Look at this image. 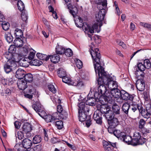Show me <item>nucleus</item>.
<instances>
[{"label": "nucleus", "mask_w": 151, "mask_h": 151, "mask_svg": "<svg viewBox=\"0 0 151 151\" xmlns=\"http://www.w3.org/2000/svg\"><path fill=\"white\" fill-rule=\"evenodd\" d=\"M2 27L4 30H7L9 29V24L8 22H3L2 23Z\"/></svg>", "instance_id": "nucleus-47"}, {"label": "nucleus", "mask_w": 151, "mask_h": 151, "mask_svg": "<svg viewBox=\"0 0 151 151\" xmlns=\"http://www.w3.org/2000/svg\"><path fill=\"white\" fill-rule=\"evenodd\" d=\"M116 42L119 45L122 46L123 48H126V46L123 42H122L120 40H117Z\"/></svg>", "instance_id": "nucleus-63"}, {"label": "nucleus", "mask_w": 151, "mask_h": 151, "mask_svg": "<svg viewBox=\"0 0 151 151\" xmlns=\"http://www.w3.org/2000/svg\"><path fill=\"white\" fill-rule=\"evenodd\" d=\"M75 62L76 66L78 68L80 69L82 68L83 63L79 59H76Z\"/></svg>", "instance_id": "nucleus-53"}, {"label": "nucleus", "mask_w": 151, "mask_h": 151, "mask_svg": "<svg viewBox=\"0 0 151 151\" xmlns=\"http://www.w3.org/2000/svg\"><path fill=\"white\" fill-rule=\"evenodd\" d=\"M141 129H142V131L143 133V134H142V136H141V134H140L142 137H142L146 138L147 139V138L145 136V134H146V133H149L150 130H148V129H146V128H144V127H143V128H142ZM147 141V140H146V141Z\"/></svg>", "instance_id": "nucleus-52"}, {"label": "nucleus", "mask_w": 151, "mask_h": 151, "mask_svg": "<svg viewBox=\"0 0 151 151\" xmlns=\"http://www.w3.org/2000/svg\"><path fill=\"white\" fill-rule=\"evenodd\" d=\"M115 128L109 125V127L108 128V131L109 132L110 134H113L115 130Z\"/></svg>", "instance_id": "nucleus-61"}, {"label": "nucleus", "mask_w": 151, "mask_h": 151, "mask_svg": "<svg viewBox=\"0 0 151 151\" xmlns=\"http://www.w3.org/2000/svg\"><path fill=\"white\" fill-rule=\"evenodd\" d=\"M90 53L93 59V62L96 73H98L99 77H102L105 81V84L108 86L110 91L116 89L118 87L117 82L112 80L111 77L106 74L104 68L101 65L100 59L101 56L99 49L95 48L92 50Z\"/></svg>", "instance_id": "nucleus-1"}, {"label": "nucleus", "mask_w": 151, "mask_h": 151, "mask_svg": "<svg viewBox=\"0 0 151 151\" xmlns=\"http://www.w3.org/2000/svg\"><path fill=\"white\" fill-rule=\"evenodd\" d=\"M4 56L6 58L8 59L7 61L10 60L15 62L16 60L15 55L11 54L9 52H6L4 54Z\"/></svg>", "instance_id": "nucleus-22"}, {"label": "nucleus", "mask_w": 151, "mask_h": 151, "mask_svg": "<svg viewBox=\"0 0 151 151\" xmlns=\"http://www.w3.org/2000/svg\"><path fill=\"white\" fill-rule=\"evenodd\" d=\"M16 51V48L15 46L13 45H11L10 46L8 49V52L12 54L15 55L16 54H15Z\"/></svg>", "instance_id": "nucleus-41"}, {"label": "nucleus", "mask_w": 151, "mask_h": 151, "mask_svg": "<svg viewBox=\"0 0 151 151\" xmlns=\"http://www.w3.org/2000/svg\"><path fill=\"white\" fill-rule=\"evenodd\" d=\"M143 64L145 68L149 69L151 66V62L148 59L145 60L144 61Z\"/></svg>", "instance_id": "nucleus-50"}, {"label": "nucleus", "mask_w": 151, "mask_h": 151, "mask_svg": "<svg viewBox=\"0 0 151 151\" xmlns=\"http://www.w3.org/2000/svg\"><path fill=\"white\" fill-rule=\"evenodd\" d=\"M30 50L29 46L25 45L22 48V51L21 53L22 55L24 56H26L28 52Z\"/></svg>", "instance_id": "nucleus-30"}, {"label": "nucleus", "mask_w": 151, "mask_h": 151, "mask_svg": "<svg viewBox=\"0 0 151 151\" xmlns=\"http://www.w3.org/2000/svg\"><path fill=\"white\" fill-rule=\"evenodd\" d=\"M58 116L57 117V119H66L68 117V114L67 112L65 110L63 111L60 114H58Z\"/></svg>", "instance_id": "nucleus-28"}, {"label": "nucleus", "mask_w": 151, "mask_h": 151, "mask_svg": "<svg viewBox=\"0 0 151 151\" xmlns=\"http://www.w3.org/2000/svg\"><path fill=\"white\" fill-rule=\"evenodd\" d=\"M42 63V62L38 59H35L32 61V64L35 66H40Z\"/></svg>", "instance_id": "nucleus-49"}, {"label": "nucleus", "mask_w": 151, "mask_h": 151, "mask_svg": "<svg viewBox=\"0 0 151 151\" xmlns=\"http://www.w3.org/2000/svg\"><path fill=\"white\" fill-rule=\"evenodd\" d=\"M57 111L58 112V114H60V113H61L65 110H63V107L61 105H59L57 106Z\"/></svg>", "instance_id": "nucleus-60"}, {"label": "nucleus", "mask_w": 151, "mask_h": 151, "mask_svg": "<svg viewBox=\"0 0 151 151\" xmlns=\"http://www.w3.org/2000/svg\"><path fill=\"white\" fill-rule=\"evenodd\" d=\"M105 11L106 10L105 9H102L99 11L98 13L96 15V18L97 22H99L100 28L102 25L101 21L104 19L105 15Z\"/></svg>", "instance_id": "nucleus-7"}, {"label": "nucleus", "mask_w": 151, "mask_h": 151, "mask_svg": "<svg viewBox=\"0 0 151 151\" xmlns=\"http://www.w3.org/2000/svg\"><path fill=\"white\" fill-rule=\"evenodd\" d=\"M147 112L143 117L145 118L148 119L151 117V105L149 104L147 107Z\"/></svg>", "instance_id": "nucleus-35"}, {"label": "nucleus", "mask_w": 151, "mask_h": 151, "mask_svg": "<svg viewBox=\"0 0 151 151\" xmlns=\"http://www.w3.org/2000/svg\"><path fill=\"white\" fill-rule=\"evenodd\" d=\"M113 134L117 137L121 139L124 135V133L121 132L120 130H115Z\"/></svg>", "instance_id": "nucleus-36"}, {"label": "nucleus", "mask_w": 151, "mask_h": 151, "mask_svg": "<svg viewBox=\"0 0 151 151\" xmlns=\"http://www.w3.org/2000/svg\"><path fill=\"white\" fill-rule=\"evenodd\" d=\"M136 86L139 91H143L145 89V83L144 80L141 79H138L136 82Z\"/></svg>", "instance_id": "nucleus-14"}, {"label": "nucleus", "mask_w": 151, "mask_h": 151, "mask_svg": "<svg viewBox=\"0 0 151 151\" xmlns=\"http://www.w3.org/2000/svg\"><path fill=\"white\" fill-rule=\"evenodd\" d=\"M75 24L76 26L78 27H82L86 31L89 28L88 27V24L86 23H83L81 18L78 16H76L74 18Z\"/></svg>", "instance_id": "nucleus-6"}, {"label": "nucleus", "mask_w": 151, "mask_h": 151, "mask_svg": "<svg viewBox=\"0 0 151 151\" xmlns=\"http://www.w3.org/2000/svg\"><path fill=\"white\" fill-rule=\"evenodd\" d=\"M102 77H99L98 80V83L99 86L98 88V92L95 93L94 96L95 99H97L99 100L102 96L104 97H109L110 95H109V91L107 90L106 86H105V81L103 80Z\"/></svg>", "instance_id": "nucleus-3"}, {"label": "nucleus", "mask_w": 151, "mask_h": 151, "mask_svg": "<svg viewBox=\"0 0 151 151\" xmlns=\"http://www.w3.org/2000/svg\"><path fill=\"white\" fill-rule=\"evenodd\" d=\"M32 108L38 113L39 115L42 118L45 119L47 122H54L57 119V117L51 115H46V113L44 111V109L42 106L40 104H34L32 106Z\"/></svg>", "instance_id": "nucleus-4"}, {"label": "nucleus", "mask_w": 151, "mask_h": 151, "mask_svg": "<svg viewBox=\"0 0 151 151\" xmlns=\"http://www.w3.org/2000/svg\"><path fill=\"white\" fill-rule=\"evenodd\" d=\"M23 131L25 133H27L29 132L32 129L31 125L28 123H25L23 125L22 127Z\"/></svg>", "instance_id": "nucleus-25"}, {"label": "nucleus", "mask_w": 151, "mask_h": 151, "mask_svg": "<svg viewBox=\"0 0 151 151\" xmlns=\"http://www.w3.org/2000/svg\"><path fill=\"white\" fill-rule=\"evenodd\" d=\"M100 113L101 114H105V116L106 117V115L107 114H109L110 111H112L110 110L109 108V107L106 105H102L100 108V111H99ZM109 115L110 114H109Z\"/></svg>", "instance_id": "nucleus-18"}, {"label": "nucleus", "mask_w": 151, "mask_h": 151, "mask_svg": "<svg viewBox=\"0 0 151 151\" xmlns=\"http://www.w3.org/2000/svg\"><path fill=\"white\" fill-rule=\"evenodd\" d=\"M36 56L37 58L41 60L47 61L50 58L49 56H47V55L43 54L37 53L36 54Z\"/></svg>", "instance_id": "nucleus-27"}, {"label": "nucleus", "mask_w": 151, "mask_h": 151, "mask_svg": "<svg viewBox=\"0 0 151 151\" xmlns=\"http://www.w3.org/2000/svg\"><path fill=\"white\" fill-rule=\"evenodd\" d=\"M48 87L49 91L52 93H56L57 90L53 85H49L48 86Z\"/></svg>", "instance_id": "nucleus-54"}, {"label": "nucleus", "mask_w": 151, "mask_h": 151, "mask_svg": "<svg viewBox=\"0 0 151 151\" xmlns=\"http://www.w3.org/2000/svg\"><path fill=\"white\" fill-rule=\"evenodd\" d=\"M138 68L141 71H142L145 70V67L143 64L142 63H139L138 64Z\"/></svg>", "instance_id": "nucleus-56"}, {"label": "nucleus", "mask_w": 151, "mask_h": 151, "mask_svg": "<svg viewBox=\"0 0 151 151\" xmlns=\"http://www.w3.org/2000/svg\"><path fill=\"white\" fill-rule=\"evenodd\" d=\"M25 73L26 72L24 70L19 68L16 71L15 76L18 79H22L23 78Z\"/></svg>", "instance_id": "nucleus-20"}, {"label": "nucleus", "mask_w": 151, "mask_h": 151, "mask_svg": "<svg viewBox=\"0 0 151 151\" xmlns=\"http://www.w3.org/2000/svg\"><path fill=\"white\" fill-rule=\"evenodd\" d=\"M65 48L61 45H60L58 44L55 48L56 52L57 54L61 55L64 53Z\"/></svg>", "instance_id": "nucleus-24"}, {"label": "nucleus", "mask_w": 151, "mask_h": 151, "mask_svg": "<svg viewBox=\"0 0 151 151\" xmlns=\"http://www.w3.org/2000/svg\"><path fill=\"white\" fill-rule=\"evenodd\" d=\"M51 99L54 102H58L59 103H60V100L57 96H55V97L53 96H51Z\"/></svg>", "instance_id": "nucleus-57"}, {"label": "nucleus", "mask_w": 151, "mask_h": 151, "mask_svg": "<svg viewBox=\"0 0 151 151\" xmlns=\"http://www.w3.org/2000/svg\"><path fill=\"white\" fill-rule=\"evenodd\" d=\"M56 126L58 129H61L63 127V122L61 121H56L55 123Z\"/></svg>", "instance_id": "nucleus-51"}, {"label": "nucleus", "mask_w": 151, "mask_h": 151, "mask_svg": "<svg viewBox=\"0 0 151 151\" xmlns=\"http://www.w3.org/2000/svg\"><path fill=\"white\" fill-rule=\"evenodd\" d=\"M58 74V76L62 78L67 76L65 70L62 68H60L59 69Z\"/></svg>", "instance_id": "nucleus-32"}, {"label": "nucleus", "mask_w": 151, "mask_h": 151, "mask_svg": "<svg viewBox=\"0 0 151 151\" xmlns=\"http://www.w3.org/2000/svg\"><path fill=\"white\" fill-rule=\"evenodd\" d=\"M64 53L65 54L66 56L68 57L71 56L73 54V52L72 50L70 48H68L66 50L65 49Z\"/></svg>", "instance_id": "nucleus-48"}, {"label": "nucleus", "mask_w": 151, "mask_h": 151, "mask_svg": "<svg viewBox=\"0 0 151 151\" xmlns=\"http://www.w3.org/2000/svg\"><path fill=\"white\" fill-rule=\"evenodd\" d=\"M24 78V81L26 82H30L32 81L33 80V76L30 73H28L25 75L23 77Z\"/></svg>", "instance_id": "nucleus-33"}, {"label": "nucleus", "mask_w": 151, "mask_h": 151, "mask_svg": "<svg viewBox=\"0 0 151 151\" xmlns=\"http://www.w3.org/2000/svg\"><path fill=\"white\" fill-rule=\"evenodd\" d=\"M130 109L134 113L139 112L142 109V106L138 104H132L130 106Z\"/></svg>", "instance_id": "nucleus-17"}, {"label": "nucleus", "mask_w": 151, "mask_h": 151, "mask_svg": "<svg viewBox=\"0 0 151 151\" xmlns=\"http://www.w3.org/2000/svg\"><path fill=\"white\" fill-rule=\"evenodd\" d=\"M78 113L79 114L78 118L79 121L81 122L85 121L87 118V114L82 112Z\"/></svg>", "instance_id": "nucleus-29"}, {"label": "nucleus", "mask_w": 151, "mask_h": 151, "mask_svg": "<svg viewBox=\"0 0 151 151\" xmlns=\"http://www.w3.org/2000/svg\"><path fill=\"white\" fill-rule=\"evenodd\" d=\"M121 139L128 144L135 146L144 144L146 141L147 139L146 138L143 137L142 138L139 132H136L134 134L133 139H132L130 136L128 135H126L124 133V135L122 136Z\"/></svg>", "instance_id": "nucleus-2"}, {"label": "nucleus", "mask_w": 151, "mask_h": 151, "mask_svg": "<svg viewBox=\"0 0 151 151\" xmlns=\"http://www.w3.org/2000/svg\"><path fill=\"white\" fill-rule=\"evenodd\" d=\"M22 144H16L15 146V147H17L21 145L23 146V147H21V148H23L24 147V148H28V147H31L32 143V141L26 138L24 139L22 143Z\"/></svg>", "instance_id": "nucleus-10"}, {"label": "nucleus", "mask_w": 151, "mask_h": 151, "mask_svg": "<svg viewBox=\"0 0 151 151\" xmlns=\"http://www.w3.org/2000/svg\"><path fill=\"white\" fill-rule=\"evenodd\" d=\"M51 142L53 144H55L57 142H60V140L57 137H53L51 138Z\"/></svg>", "instance_id": "nucleus-58"}, {"label": "nucleus", "mask_w": 151, "mask_h": 151, "mask_svg": "<svg viewBox=\"0 0 151 151\" xmlns=\"http://www.w3.org/2000/svg\"><path fill=\"white\" fill-rule=\"evenodd\" d=\"M121 91H120L117 88L116 89H114V90H112L110 91V93H109V95H110V96H109L111 97V95L114 98H120L121 96Z\"/></svg>", "instance_id": "nucleus-16"}, {"label": "nucleus", "mask_w": 151, "mask_h": 151, "mask_svg": "<svg viewBox=\"0 0 151 151\" xmlns=\"http://www.w3.org/2000/svg\"><path fill=\"white\" fill-rule=\"evenodd\" d=\"M17 86L19 89L24 90L27 87V83L24 80H20L17 82Z\"/></svg>", "instance_id": "nucleus-19"}, {"label": "nucleus", "mask_w": 151, "mask_h": 151, "mask_svg": "<svg viewBox=\"0 0 151 151\" xmlns=\"http://www.w3.org/2000/svg\"><path fill=\"white\" fill-rule=\"evenodd\" d=\"M72 85L77 86L78 88H80L84 86V83L82 80L80 78L76 77L74 80L73 81Z\"/></svg>", "instance_id": "nucleus-15"}, {"label": "nucleus", "mask_w": 151, "mask_h": 151, "mask_svg": "<svg viewBox=\"0 0 151 151\" xmlns=\"http://www.w3.org/2000/svg\"><path fill=\"white\" fill-rule=\"evenodd\" d=\"M41 141V138L39 135L35 136L33 139V142L34 144L39 143Z\"/></svg>", "instance_id": "nucleus-43"}, {"label": "nucleus", "mask_w": 151, "mask_h": 151, "mask_svg": "<svg viewBox=\"0 0 151 151\" xmlns=\"http://www.w3.org/2000/svg\"><path fill=\"white\" fill-rule=\"evenodd\" d=\"M129 108H130V105L128 103L125 102L123 104L122 110L123 112L127 116H128L129 110Z\"/></svg>", "instance_id": "nucleus-21"}, {"label": "nucleus", "mask_w": 151, "mask_h": 151, "mask_svg": "<svg viewBox=\"0 0 151 151\" xmlns=\"http://www.w3.org/2000/svg\"><path fill=\"white\" fill-rule=\"evenodd\" d=\"M51 62L56 63L58 62L60 60V57L59 55L55 54L49 56Z\"/></svg>", "instance_id": "nucleus-23"}, {"label": "nucleus", "mask_w": 151, "mask_h": 151, "mask_svg": "<svg viewBox=\"0 0 151 151\" xmlns=\"http://www.w3.org/2000/svg\"><path fill=\"white\" fill-rule=\"evenodd\" d=\"M22 19L24 21H26L28 19L27 12L25 10L23 11L21 15Z\"/></svg>", "instance_id": "nucleus-45"}, {"label": "nucleus", "mask_w": 151, "mask_h": 151, "mask_svg": "<svg viewBox=\"0 0 151 151\" xmlns=\"http://www.w3.org/2000/svg\"><path fill=\"white\" fill-rule=\"evenodd\" d=\"M14 45L17 47H22L23 45V42L20 38H16L14 42Z\"/></svg>", "instance_id": "nucleus-26"}, {"label": "nucleus", "mask_w": 151, "mask_h": 151, "mask_svg": "<svg viewBox=\"0 0 151 151\" xmlns=\"http://www.w3.org/2000/svg\"><path fill=\"white\" fill-rule=\"evenodd\" d=\"M86 105V104H85L84 102H83L79 103L78 105V112H82V111L83 110L84 108Z\"/></svg>", "instance_id": "nucleus-40"}, {"label": "nucleus", "mask_w": 151, "mask_h": 151, "mask_svg": "<svg viewBox=\"0 0 151 151\" xmlns=\"http://www.w3.org/2000/svg\"><path fill=\"white\" fill-rule=\"evenodd\" d=\"M99 25V22H97L95 23L92 27H91L88 25V29L86 31H88L91 33H93L94 32V30L97 32H99L100 31V29H98Z\"/></svg>", "instance_id": "nucleus-13"}, {"label": "nucleus", "mask_w": 151, "mask_h": 151, "mask_svg": "<svg viewBox=\"0 0 151 151\" xmlns=\"http://www.w3.org/2000/svg\"><path fill=\"white\" fill-rule=\"evenodd\" d=\"M15 136L16 138H17L19 140L21 139L24 137L23 133L21 131H18L17 132H15Z\"/></svg>", "instance_id": "nucleus-46"}, {"label": "nucleus", "mask_w": 151, "mask_h": 151, "mask_svg": "<svg viewBox=\"0 0 151 151\" xmlns=\"http://www.w3.org/2000/svg\"><path fill=\"white\" fill-rule=\"evenodd\" d=\"M14 34L16 36V38H20L23 35L22 30L18 28L15 29Z\"/></svg>", "instance_id": "nucleus-31"}, {"label": "nucleus", "mask_w": 151, "mask_h": 151, "mask_svg": "<svg viewBox=\"0 0 151 151\" xmlns=\"http://www.w3.org/2000/svg\"><path fill=\"white\" fill-rule=\"evenodd\" d=\"M90 107L89 105L86 104V105L84 108L82 112L87 114V113L89 112L90 110Z\"/></svg>", "instance_id": "nucleus-59"}, {"label": "nucleus", "mask_w": 151, "mask_h": 151, "mask_svg": "<svg viewBox=\"0 0 151 151\" xmlns=\"http://www.w3.org/2000/svg\"><path fill=\"white\" fill-rule=\"evenodd\" d=\"M105 151H113V148L112 146L110 145V146H108L107 147H106V148H104Z\"/></svg>", "instance_id": "nucleus-64"}, {"label": "nucleus", "mask_w": 151, "mask_h": 151, "mask_svg": "<svg viewBox=\"0 0 151 151\" xmlns=\"http://www.w3.org/2000/svg\"><path fill=\"white\" fill-rule=\"evenodd\" d=\"M139 24L140 26L144 27L147 28V29L151 30V24L147 23L144 22H140L139 23Z\"/></svg>", "instance_id": "nucleus-44"}, {"label": "nucleus", "mask_w": 151, "mask_h": 151, "mask_svg": "<svg viewBox=\"0 0 151 151\" xmlns=\"http://www.w3.org/2000/svg\"><path fill=\"white\" fill-rule=\"evenodd\" d=\"M68 9L69 10V12L73 16L74 18H75L78 13V6L76 5V6L73 7L71 4L70 3H68L67 5Z\"/></svg>", "instance_id": "nucleus-12"}, {"label": "nucleus", "mask_w": 151, "mask_h": 151, "mask_svg": "<svg viewBox=\"0 0 151 151\" xmlns=\"http://www.w3.org/2000/svg\"><path fill=\"white\" fill-rule=\"evenodd\" d=\"M145 123V121L143 119H140L139 122V128L142 129L144 127Z\"/></svg>", "instance_id": "nucleus-55"}, {"label": "nucleus", "mask_w": 151, "mask_h": 151, "mask_svg": "<svg viewBox=\"0 0 151 151\" xmlns=\"http://www.w3.org/2000/svg\"><path fill=\"white\" fill-rule=\"evenodd\" d=\"M87 100L86 101V103L90 106H93L94 104L95 99L93 97H88Z\"/></svg>", "instance_id": "nucleus-37"}, {"label": "nucleus", "mask_w": 151, "mask_h": 151, "mask_svg": "<svg viewBox=\"0 0 151 151\" xmlns=\"http://www.w3.org/2000/svg\"><path fill=\"white\" fill-rule=\"evenodd\" d=\"M109 114L106 115V118L108 120L109 125L115 128L119 124V122L117 118H114V113L112 111H110Z\"/></svg>", "instance_id": "nucleus-5"}, {"label": "nucleus", "mask_w": 151, "mask_h": 151, "mask_svg": "<svg viewBox=\"0 0 151 151\" xmlns=\"http://www.w3.org/2000/svg\"><path fill=\"white\" fill-rule=\"evenodd\" d=\"M120 99L122 100L132 101L133 100L134 97L131 95H130L125 91L122 90H121Z\"/></svg>", "instance_id": "nucleus-8"}, {"label": "nucleus", "mask_w": 151, "mask_h": 151, "mask_svg": "<svg viewBox=\"0 0 151 151\" xmlns=\"http://www.w3.org/2000/svg\"><path fill=\"white\" fill-rule=\"evenodd\" d=\"M120 108L117 105H114L112 106V112L113 113H115L116 114H120Z\"/></svg>", "instance_id": "nucleus-38"}, {"label": "nucleus", "mask_w": 151, "mask_h": 151, "mask_svg": "<svg viewBox=\"0 0 151 151\" xmlns=\"http://www.w3.org/2000/svg\"><path fill=\"white\" fill-rule=\"evenodd\" d=\"M93 118L97 123L99 124H102V115L99 110L96 111L94 112Z\"/></svg>", "instance_id": "nucleus-11"}, {"label": "nucleus", "mask_w": 151, "mask_h": 151, "mask_svg": "<svg viewBox=\"0 0 151 151\" xmlns=\"http://www.w3.org/2000/svg\"><path fill=\"white\" fill-rule=\"evenodd\" d=\"M33 148L34 151H40L42 149L41 146L38 145L35 147Z\"/></svg>", "instance_id": "nucleus-62"}, {"label": "nucleus", "mask_w": 151, "mask_h": 151, "mask_svg": "<svg viewBox=\"0 0 151 151\" xmlns=\"http://www.w3.org/2000/svg\"><path fill=\"white\" fill-rule=\"evenodd\" d=\"M15 62L14 61L9 60L7 61L6 63L4 66V68L5 72L6 73H9L12 70V68L15 67Z\"/></svg>", "instance_id": "nucleus-9"}, {"label": "nucleus", "mask_w": 151, "mask_h": 151, "mask_svg": "<svg viewBox=\"0 0 151 151\" xmlns=\"http://www.w3.org/2000/svg\"><path fill=\"white\" fill-rule=\"evenodd\" d=\"M5 38L6 41L9 43H10L13 41V37L9 32H6L5 34Z\"/></svg>", "instance_id": "nucleus-34"}, {"label": "nucleus", "mask_w": 151, "mask_h": 151, "mask_svg": "<svg viewBox=\"0 0 151 151\" xmlns=\"http://www.w3.org/2000/svg\"><path fill=\"white\" fill-rule=\"evenodd\" d=\"M63 81L69 85H72L73 81H71L70 79L67 76H65L62 78Z\"/></svg>", "instance_id": "nucleus-39"}, {"label": "nucleus", "mask_w": 151, "mask_h": 151, "mask_svg": "<svg viewBox=\"0 0 151 151\" xmlns=\"http://www.w3.org/2000/svg\"><path fill=\"white\" fill-rule=\"evenodd\" d=\"M19 9L21 11H24V5L23 2L21 0L18 1L17 3Z\"/></svg>", "instance_id": "nucleus-42"}]
</instances>
